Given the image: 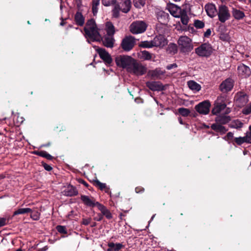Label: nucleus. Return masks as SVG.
Returning a JSON list of instances; mask_svg holds the SVG:
<instances>
[{"mask_svg": "<svg viewBox=\"0 0 251 251\" xmlns=\"http://www.w3.org/2000/svg\"><path fill=\"white\" fill-rule=\"evenodd\" d=\"M134 59L128 55H119L115 59L117 66L126 69L128 72V67L130 68Z\"/></svg>", "mask_w": 251, "mask_h": 251, "instance_id": "5", "label": "nucleus"}, {"mask_svg": "<svg viewBox=\"0 0 251 251\" xmlns=\"http://www.w3.org/2000/svg\"><path fill=\"white\" fill-rule=\"evenodd\" d=\"M139 46L143 48H153L152 41H144L140 43Z\"/></svg>", "mask_w": 251, "mask_h": 251, "instance_id": "32", "label": "nucleus"}, {"mask_svg": "<svg viewBox=\"0 0 251 251\" xmlns=\"http://www.w3.org/2000/svg\"><path fill=\"white\" fill-rule=\"evenodd\" d=\"M57 231L60 233L66 234L67 230L66 227L62 226H56Z\"/></svg>", "mask_w": 251, "mask_h": 251, "instance_id": "48", "label": "nucleus"}, {"mask_svg": "<svg viewBox=\"0 0 251 251\" xmlns=\"http://www.w3.org/2000/svg\"><path fill=\"white\" fill-rule=\"evenodd\" d=\"M210 103L209 101L205 100L195 106V109L201 114L206 115L210 110Z\"/></svg>", "mask_w": 251, "mask_h": 251, "instance_id": "10", "label": "nucleus"}, {"mask_svg": "<svg viewBox=\"0 0 251 251\" xmlns=\"http://www.w3.org/2000/svg\"><path fill=\"white\" fill-rule=\"evenodd\" d=\"M117 0H101L103 5L106 6H109L116 3Z\"/></svg>", "mask_w": 251, "mask_h": 251, "instance_id": "42", "label": "nucleus"}, {"mask_svg": "<svg viewBox=\"0 0 251 251\" xmlns=\"http://www.w3.org/2000/svg\"><path fill=\"white\" fill-rule=\"evenodd\" d=\"M36 154L49 160H51L52 159V156L46 151H40L36 153Z\"/></svg>", "mask_w": 251, "mask_h": 251, "instance_id": "38", "label": "nucleus"}, {"mask_svg": "<svg viewBox=\"0 0 251 251\" xmlns=\"http://www.w3.org/2000/svg\"><path fill=\"white\" fill-rule=\"evenodd\" d=\"M217 15L221 23H225L229 19L230 14L228 7L224 4L220 5L218 7Z\"/></svg>", "mask_w": 251, "mask_h": 251, "instance_id": "8", "label": "nucleus"}, {"mask_svg": "<svg viewBox=\"0 0 251 251\" xmlns=\"http://www.w3.org/2000/svg\"><path fill=\"white\" fill-rule=\"evenodd\" d=\"M85 36L89 43L91 41L100 42L102 40L103 45L108 48H112L114 39L112 35H106L102 39L103 30L98 28L93 19L89 20L84 27Z\"/></svg>", "mask_w": 251, "mask_h": 251, "instance_id": "1", "label": "nucleus"}, {"mask_svg": "<svg viewBox=\"0 0 251 251\" xmlns=\"http://www.w3.org/2000/svg\"><path fill=\"white\" fill-rule=\"evenodd\" d=\"M177 44L180 51L183 53H188L193 49L192 40L186 36H180Z\"/></svg>", "mask_w": 251, "mask_h": 251, "instance_id": "4", "label": "nucleus"}, {"mask_svg": "<svg viewBox=\"0 0 251 251\" xmlns=\"http://www.w3.org/2000/svg\"><path fill=\"white\" fill-rule=\"evenodd\" d=\"M164 74V72L161 70L160 69H156L155 70H153L151 74L152 76L156 77H158Z\"/></svg>", "mask_w": 251, "mask_h": 251, "instance_id": "37", "label": "nucleus"}, {"mask_svg": "<svg viewBox=\"0 0 251 251\" xmlns=\"http://www.w3.org/2000/svg\"><path fill=\"white\" fill-rule=\"evenodd\" d=\"M246 143H251V131H248L245 136Z\"/></svg>", "mask_w": 251, "mask_h": 251, "instance_id": "50", "label": "nucleus"}, {"mask_svg": "<svg viewBox=\"0 0 251 251\" xmlns=\"http://www.w3.org/2000/svg\"><path fill=\"white\" fill-rule=\"evenodd\" d=\"M167 9L170 14L176 18H180L182 24L187 25L189 21V18L185 9H182L176 5L170 3L167 5Z\"/></svg>", "mask_w": 251, "mask_h": 251, "instance_id": "2", "label": "nucleus"}, {"mask_svg": "<svg viewBox=\"0 0 251 251\" xmlns=\"http://www.w3.org/2000/svg\"><path fill=\"white\" fill-rule=\"evenodd\" d=\"M8 222V220L6 218L0 217V227L5 226Z\"/></svg>", "mask_w": 251, "mask_h": 251, "instance_id": "49", "label": "nucleus"}, {"mask_svg": "<svg viewBox=\"0 0 251 251\" xmlns=\"http://www.w3.org/2000/svg\"><path fill=\"white\" fill-rule=\"evenodd\" d=\"M80 199L84 204L89 207H93L94 206H97L98 207L97 203H100V202L96 201L94 198H90L88 196L81 195Z\"/></svg>", "mask_w": 251, "mask_h": 251, "instance_id": "14", "label": "nucleus"}, {"mask_svg": "<svg viewBox=\"0 0 251 251\" xmlns=\"http://www.w3.org/2000/svg\"><path fill=\"white\" fill-rule=\"evenodd\" d=\"M84 20L82 14L79 12H77L75 16V21L76 24L78 25L82 26L84 25Z\"/></svg>", "mask_w": 251, "mask_h": 251, "instance_id": "26", "label": "nucleus"}, {"mask_svg": "<svg viewBox=\"0 0 251 251\" xmlns=\"http://www.w3.org/2000/svg\"><path fill=\"white\" fill-rule=\"evenodd\" d=\"M242 113L245 115H249L251 113V103L242 109Z\"/></svg>", "mask_w": 251, "mask_h": 251, "instance_id": "44", "label": "nucleus"}, {"mask_svg": "<svg viewBox=\"0 0 251 251\" xmlns=\"http://www.w3.org/2000/svg\"><path fill=\"white\" fill-rule=\"evenodd\" d=\"M238 71L239 75L243 77L249 76L251 73L250 68L244 64H241L238 66Z\"/></svg>", "mask_w": 251, "mask_h": 251, "instance_id": "19", "label": "nucleus"}, {"mask_svg": "<svg viewBox=\"0 0 251 251\" xmlns=\"http://www.w3.org/2000/svg\"><path fill=\"white\" fill-rule=\"evenodd\" d=\"M243 124L239 121L237 120L235 121L232 125V127L235 128H239L242 126Z\"/></svg>", "mask_w": 251, "mask_h": 251, "instance_id": "47", "label": "nucleus"}, {"mask_svg": "<svg viewBox=\"0 0 251 251\" xmlns=\"http://www.w3.org/2000/svg\"><path fill=\"white\" fill-rule=\"evenodd\" d=\"M233 138V133L231 132H229L227 133L226 136L224 138L225 140H230L231 139H232Z\"/></svg>", "mask_w": 251, "mask_h": 251, "instance_id": "52", "label": "nucleus"}, {"mask_svg": "<svg viewBox=\"0 0 251 251\" xmlns=\"http://www.w3.org/2000/svg\"><path fill=\"white\" fill-rule=\"evenodd\" d=\"M31 212L32 209L29 208H19L14 212L13 215L15 216L19 214H23Z\"/></svg>", "mask_w": 251, "mask_h": 251, "instance_id": "31", "label": "nucleus"}, {"mask_svg": "<svg viewBox=\"0 0 251 251\" xmlns=\"http://www.w3.org/2000/svg\"><path fill=\"white\" fill-rule=\"evenodd\" d=\"M107 251H113L112 247H109V248L107 250Z\"/></svg>", "mask_w": 251, "mask_h": 251, "instance_id": "62", "label": "nucleus"}, {"mask_svg": "<svg viewBox=\"0 0 251 251\" xmlns=\"http://www.w3.org/2000/svg\"><path fill=\"white\" fill-rule=\"evenodd\" d=\"M178 121H179V123L181 124V125H183L184 123L182 121V120L181 118H178Z\"/></svg>", "mask_w": 251, "mask_h": 251, "instance_id": "59", "label": "nucleus"}, {"mask_svg": "<svg viewBox=\"0 0 251 251\" xmlns=\"http://www.w3.org/2000/svg\"><path fill=\"white\" fill-rule=\"evenodd\" d=\"M120 11H121V8L119 6L118 4H116L112 10L113 16L115 18H118L119 16V12Z\"/></svg>", "mask_w": 251, "mask_h": 251, "instance_id": "39", "label": "nucleus"}, {"mask_svg": "<svg viewBox=\"0 0 251 251\" xmlns=\"http://www.w3.org/2000/svg\"><path fill=\"white\" fill-rule=\"evenodd\" d=\"M205 10L207 15L210 18H213L217 15L218 10L215 5L213 3L206 4L205 5Z\"/></svg>", "mask_w": 251, "mask_h": 251, "instance_id": "18", "label": "nucleus"}, {"mask_svg": "<svg viewBox=\"0 0 251 251\" xmlns=\"http://www.w3.org/2000/svg\"><path fill=\"white\" fill-rule=\"evenodd\" d=\"M232 14L234 18L238 20L242 19L245 17L244 13L237 9H233Z\"/></svg>", "mask_w": 251, "mask_h": 251, "instance_id": "28", "label": "nucleus"}, {"mask_svg": "<svg viewBox=\"0 0 251 251\" xmlns=\"http://www.w3.org/2000/svg\"><path fill=\"white\" fill-rule=\"evenodd\" d=\"M144 190V189L143 188H142V187H136L135 188V192L137 193H139L143 192Z\"/></svg>", "mask_w": 251, "mask_h": 251, "instance_id": "57", "label": "nucleus"}, {"mask_svg": "<svg viewBox=\"0 0 251 251\" xmlns=\"http://www.w3.org/2000/svg\"><path fill=\"white\" fill-rule=\"evenodd\" d=\"M83 184H84V185H85V186H87V183L85 181H83Z\"/></svg>", "mask_w": 251, "mask_h": 251, "instance_id": "63", "label": "nucleus"}, {"mask_svg": "<svg viewBox=\"0 0 251 251\" xmlns=\"http://www.w3.org/2000/svg\"><path fill=\"white\" fill-rule=\"evenodd\" d=\"M100 4V0H93L92 2V11L94 15L98 12V7Z\"/></svg>", "mask_w": 251, "mask_h": 251, "instance_id": "35", "label": "nucleus"}, {"mask_svg": "<svg viewBox=\"0 0 251 251\" xmlns=\"http://www.w3.org/2000/svg\"><path fill=\"white\" fill-rule=\"evenodd\" d=\"M211 128L216 132L224 134L226 132L227 129L224 126L219 124H213L211 125Z\"/></svg>", "mask_w": 251, "mask_h": 251, "instance_id": "23", "label": "nucleus"}, {"mask_svg": "<svg viewBox=\"0 0 251 251\" xmlns=\"http://www.w3.org/2000/svg\"><path fill=\"white\" fill-rule=\"evenodd\" d=\"M98 205V208L100 210L102 213V215L105 216L108 219L112 218V215L110 211L106 208V207L101 203H97Z\"/></svg>", "mask_w": 251, "mask_h": 251, "instance_id": "22", "label": "nucleus"}, {"mask_svg": "<svg viewBox=\"0 0 251 251\" xmlns=\"http://www.w3.org/2000/svg\"><path fill=\"white\" fill-rule=\"evenodd\" d=\"M188 85L191 90L195 92H199L201 89V85L193 80L189 81L188 82Z\"/></svg>", "mask_w": 251, "mask_h": 251, "instance_id": "27", "label": "nucleus"}, {"mask_svg": "<svg viewBox=\"0 0 251 251\" xmlns=\"http://www.w3.org/2000/svg\"><path fill=\"white\" fill-rule=\"evenodd\" d=\"M102 215L100 213H98V216L94 218V220L97 221H100L102 219Z\"/></svg>", "mask_w": 251, "mask_h": 251, "instance_id": "55", "label": "nucleus"}, {"mask_svg": "<svg viewBox=\"0 0 251 251\" xmlns=\"http://www.w3.org/2000/svg\"><path fill=\"white\" fill-rule=\"evenodd\" d=\"M234 86V81L230 78H227L223 81L220 85V91L225 93L231 90Z\"/></svg>", "mask_w": 251, "mask_h": 251, "instance_id": "11", "label": "nucleus"}, {"mask_svg": "<svg viewBox=\"0 0 251 251\" xmlns=\"http://www.w3.org/2000/svg\"><path fill=\"white\" fill-rule=\"evenodd\" d=\"M168 14L164 11H160L157 14V19L162 24H165L168 21Z\"/></svg>", "mask_w": 251, "mask_h": 251, "instance_id": "24", "label": "nucleus"}, {"mask_svg": "<svg viewBox=\"0 0 251 251\" xmlns=\"http://www.w3.org/2000/svg\"><path fill=\"white\" fill-rule=\"evenodd\" d=\"M194 26L198 29H201L204 26V23L200 20H195L194 23Z\"/></svg>", "mask_w": 251, "mask_h": 251, "instance_id": "41", "label": "nucleus"}, {"mask_svg": "<svg viewBox=\"0 0 251 251\" xmlns=\"http://www.w3.org/2000/svg\"><path fill=\"white\" fill-rule=\"evenodd\" d=\"M108 247H112L113 251H119L124 247V245L122 243L115 244L113 242H110L108 244Z\"/></svg>", "mask_w": 251, "mask_h": 251, "instance_id": "30", "label": "nucleus"}, {"mask_svg": "<svg viewBox=\"0 0 251 251\" xmlns=\"http://www.w3.org/2000/svg\"><path fill=\"white\" fill-rule=\"evenodd\" d=\"M43 166H44V169L48 171H50L51 170V169H52V167L50 165H49L47 164H46V163L43 164Z\"/></svg>", "mask_w": 251, "mask_h": 251, "instance_id": "56", "label": "nucleus"}, {"mask_svg": "<svg viewBox=\"0 0 251 251\" xmlns=\"http://www.w3.org/2000/svg\"><path fill=\"white\" fill-rule=\"evenodd\" d=\"M141 54V58L144 60H150L151 59V54L148 51H142Z\"/></svg>", "mask_w": 251, "mask_h": 251, "instance_id": "34", "label": "nucleus"}, {"mask_svg": "<svg viewBox=\"0 0 251 251\" xmlns=\"http://www.w3.org/2000/svg\"><path fill=\"white\" fill-rule=\"evenodd\" d=\"M225 98L223 96L217 98L215 105L212 110V113L213 115H217L218 114H227L230 112L229 108L226 107V105L225 103L219 102V101H224Z\"/></svg>", "mask_w": 251, "mask_h": 251, "instance_id": "3", "label": "nucleus"}, {"mask_svg": "<svg viewBox=\"0 0 251 251\" xmlns=\"http://www.w3.org/2000/svg\"><path fill=\"white\" fill-rule=\"evenodd\" d=\"M234 141L238 145H241L244 143H246L245 137H239L235 138Z\"/></svg>", "mask_w": 251, "mask_h": 251, "instance_id": "43", "label": "nucleus"}, {"mask_svg": "<svg viewBox=\"0 0 251 251\" xmlns=\"http://www.w3.org/2000/svg\"><path fill=\"white\" fill-rule=\"evenodd\" d=\"M177 67V65L176 63L169 64L166 67V69L168 70H171L173 68H175Z\"/></svg>", "mask_w": 251, "mask_h": 251, "instance_id": "53", "label": "nucleus"}, {"mask_svg": "<svg viewBox=\"0 0 251 251\" xmlns=\"http://www.w3.org/2000/svg\"><path fill=\"white\" fill-rule=\"evenodd\" d=\"M167 50L170 53L175 54L177 51V46L175 44H170L168 47Z\"/></svg>", "mask_w": 251, "mask_h": 251, "instance_id": "33", "label": "nucleus"}, {"mask_svg": "<svg viewBox=\"0 0 251 251\" xmlns=\"http://www.w3.org/2000/svg\"><path fill=\"white\" fill-rule=\"evenodd\" d=\"M230 120L229 116H226L225 114H218L215 118L217 124H226Z\"/></svg>", "mask_w": 251, "mask_h": 251, "instance_id": "21", "label": "nucleus"}, {"mask_svg": "<svg viewBox=\"0 0 251 251\" xmlns=\"http://www.w3.org/2000/svg\"><path fill=\"white\" fill-rule=\"evenodd\" d=\"M146 24L142 21L133 22L130 25V32L134 34H140L145 32L147 29Z\"/></svg>", "mask_w": 251, "mask_h": 251, "instance_id": "7", "label": "nucleus"}, {"mask_svg": "<svg viewBox=\"0 0 251 251\" xmlns=\"http://www.w3.org/2000/svg\"><path fill=\"white\" fill-rule=\"evenodd\" d=\"M94 183L95 185L98 186L100 188V189L101 190L106 187V185L105 183H101L97 179L95 180Z\"/></svg>", "mask_w": 251, "mask_h": 251, "instance_id": "45", "label": "nucleus"}, {"mask_svg": "<svg viewBox=\"0 0 251 251\" xmlns=\"http://www.w3.org/2000/svg\"><path fill=\"white\" fill-rule=\"evenodd\" d=\"M135 44L134 38L132 36H129L123 39L122 43V47L124 50H130Z\"/></svg>", "mask_w": 251, "mask_h": 251, "instance_id": "13", "label": "nucleus"}, {"mask_svg": "<svg viewBox=\"0 0 251 251\" xmlns=\"http://www.w3.org/2000/svg\"><path fill=\"white\" fill-rule=\"evenodd\" d=\"M128 72L136 75H142L147 72V68L134 59Z\"/></svg>", "mask_w": 251, "mask_h": 251, "instance_id": "6", "label": "nucleus"}, {"mask_svg": "<svg viewBox=\"0 0 251 251\" xmlns=\"http://www.w3.org/2000/svg\"><path fill=\"white\" fill-rule=\"evenodd\" d=\"M211 30L210 28H208L206 30V31L204 33V36L205 37H209V36L211 35Z\"/></svg>", "mask_w": 251, "mask_h": 251, "instance_id": "54", "label": "nucleus"}, {"mask_svg": "<svg viewBox=\"0 0 251 251\" xmlns=\"http://www.w3.org/2000/svg\"><path fill=\"white\" fill-rule=\"evenodd\" d=\"M220 38L224 40H227L228 39V36L227 35H222L220 37Z\"/></svg>", "mask_w": 251, "mask_h": 251, "instance_id": "58", "label": "nucleus"}, {"mask_svg": "<svg viewBox=\"0 0 251 251\" xmlns=\"http://www.w3.org/2000/svg\"><path fill=\"white\" fill-rule=\"evenodd\" d=\"M178 112L181 116L184 117L187 116L190 113L188 109L183 107L179 108L178 109Z\"/></svg>", "mask_w": 251, "mask_h": 251, "instance_id": "36", "label": "nucleus"}, {"mask_svg": "<svg viewBox=\"0 0 251 251\" xmlns=\"http://www.w3.org/2000/svg\"><path fill=\"white\" fill-rule=\"evenodd\" d=\"M61 19H62V21L60 23V25L63 26V25H65V23H64V22L63 21V19L62 18H61Z\"/></svg>", "mask_w": 251, "mask_h": 251, "instance_id": "60", "label": "nucleus"}, {"mask_svg": "<svg viewBox=\"0 0 251 251\" xmlns=\"http://www.w3.org/2000/svg\"><path fill=\"white\" fill-rule=\"evenodd\" d=\"M91 218H89L87 219L83 218L82 221V224L85 226H87L91 223Z\"/></svg>", "mask_w": 251, "mask_h": 251, "instance_id": "51", "label": "nucleus"}, {"mask_svg": "<svg viewBox=\"0 0 251 251\" xmlns=\"http://www.w3.org/2000/svg\"><path fill=\"white\" fill-rule=\"evenodd\" d=\"M118 5L121 8V11L126 13L130 10L131 2L130 0H121Z\"/></svg>", "mask_w": 251, "mask_h": 251, "instance_id": "20", "label": "nucleus"}, {"mask_svg": "<svg viewBox=\"0 0 251 251\" xmlns=\"http://www.w3.org/2000/svg\"><path fill=\"white\" fill-rule=\"evenodd\" d=\"M146 86L153 91H160L164 89L163 84L158 81H148Z\"/></svg>", "mask_w": 251, "mask_h": 251, "instance_id": "15", "label": "nucleus"}, {"mask_svg": "<svg viewBox=\"0 0 251 251\" xmlns=\"http://www.w3.org/2000/svg\"><path fill=\"white\" fill-rule=\"evenodd\" d=\"M30 217L34 220H38L39 219L40 217V213L38 212H33L32 211L31 212H30Z\"/></svg>", "mask_w": 251, "mask_h": 251, "instance_id": "46", "label": "nucleus"}, {"mask_svg": "<svg viewBox=\"0 0 251 251\" xmlns=\"http://www.w3.org/2000/svg\"><path fill=\"white\" fill-rule=\"evenodd\" d=\"M153 47L162 48L167 44V41L161 34L156 36L152 40Z\"/></svg>", "mask_w": 251, "mask_h": 251, "instance_id": "12", "label": "nucleus"}, {"mask_svg": "<svg viewBox=\"0 0 251 251\" xmlns=\"http://www.w3.org/2000/svg\"><path fill=\"white\" fill-rule=\"evenodd\" d=\"M100 57L107 64H110L112 62V59L109 53L102 48H98L96 49Z\"/></svg>", "mask_w": 251, "mask_h": 251, "instance_id": "16", "label": "nucleus"}, {"mask_svg": "<svg viewBox=\"0 0 251 251\" xmlns=\"http://www.w3.org/2000/svg\"><path fill=\"white\" fill-rule=\"evenodd\" d=\"M196 53L200 56H209L212 52V48L209 44L204 43L195 49Z\"/></svg>", "mask_w": 251, "mask_h": 251, "instance_id": "9", "label": "nucleus"}, {"mask_svg": "<svg viewBox=\"0 0 251 251\" xmlns=\"http://www.w3.org/2000/svg\"><path fill=\"white\" fill-rule=\"evenodd\" d=\"M16 251H23L21 249H19Z\"/></svg>", "mask_w": 251, "mask_h": 251, "instance_id": "64", "label": "nucleus"}, {"mask_svg": "<svg viewBox=\"0 0 251 251\" xmlns=\"http://www.w3.org/2000/svg\"><path fill=\"white\" fill-rule=\"evenodd\" d=\"M235 100L236 104L239 107L244 106L248 101L247 95L243 93L238 94L235 97Z\"/></svg>", "mask_w": 251, "mask_h": 251, "instance_id": "17", "label": "nucleus"}, {"mask_svg": "<svg viewBox=\"0 0 251 251\" xmlns=\"http://www.w3.org/2000/svg\"><path fill=\"white\" fill-rule=\"evenodd\" d=\"M97 226V224L96 223H94L92 225H91V227H95Z\"/></svg>", "mask_w": 251, "mask_h": 251, "instance_id": "61", "label": "nucleus"}, {"mask_svg": "<svg viewBox=\"0 0 251 251\" xmlns=\"http://www.w3.org/2000/svg\"><path fill=\"white\" fill-rule=\"evenodd\" d=\"M145 0H134V5L136 7L140 8L145 5Z\"/></svg>", "mask_w": 251, "mask_h": 251, "instance_id": "40", "label": "nucleus"}, {"mask_svg": "<svg viewBox=\"0 0 251 251\" xmlns=\"http://www.w3.org/2000/svg\"><path fill=\"white\" fill-rule=\"evenodd\" d=\"M106 35H113L115 33L114 27L112 24L110 22H107L106 24Z\"/></svg>", "mask_w": 251, "mask_h": 251, "instance_id": "29", "label": "nucleus"}, {"mask_svg": "<svg viewBox=\"0 0 251 251\" xmlns=\"http://www.w3.org/2000/svg\"><path fill=\"white\" fill-rule=\"evenodd\" d=\"M64 195L67 196H75L78 194V192L74 187L71 186L68 187L63 192Z\"/></svg>", "mask_w": 251, "mask_h": 251, "instance_id": "25", "label": "nucleus"}]
</instances>
